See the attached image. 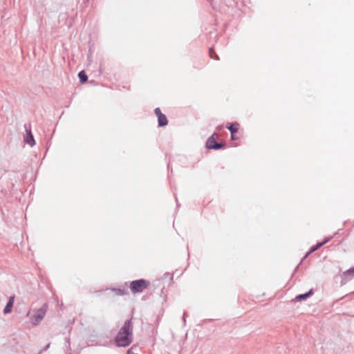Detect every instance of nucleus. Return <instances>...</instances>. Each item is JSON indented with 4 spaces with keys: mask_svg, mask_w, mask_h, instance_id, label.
I'll return each instance as SVG.
<instances>
[{
    "mask_svg": "<svg viewBox=\"0 0 354 354\" xmlns=\"http://www.w3.org/2000/svg\"><path fill=\"white\" fill-rule=\"evenodd\" d=\"M132 326L130 321L125 322L116 338L115 343L118 346H127L132 342Z\"/></svg>",
    "mask_w": 354,
    "mask_h": 354,
    "instance_id": "f257e3e1",
    "label": "nucleus"
},
{
    "mask_svg": "<svg viewBox=\"0 0 354 354\" xmlns=\"http://www.w3.org/2000/svg\"><path fill=\"white\" fill-rule=\"evenodd\" d=\"M47 311L46 306H44L39 309L30 310L27 315L30 317V321L33 326H37L45 317Z\"/></svg>",
    "mask_w": 354,
    "mask_h": 354,
    "instance_id": "f03ea898",
    "label": "nucleus"
},
{
    "mask_svg": "<svg viewBox=\"0 0 354 354\" xmlns=\"http://www.w3.org/2000/svg\"><path fill=\"white\" fill-rule=\"evenodd\" d=\"M150 286V281L146 279H138L132 281L130 283V290L132 293L142 292L144 290L147 289Z\"/></svg>",
    "mask_w": 354,
    "mask_h": 354,
    "instance_id": "7ed1b4c3",
    "label": "nucleus"
},
{
    "mask_svg": "<svg viewBox=\"0 0 354 354\" xmlns=\"http://www.w3.org/2000/svg\"><path fill=\"white\" fill-rule=\"evenodd\" d=\"M218 138V134L213 133L211 137L208 138L206 142V147L210 149H221L223 145L216 142V140Z\"/></svg>",
    "mask_w": 354,
    "mask_h": 354,
    "instance_id": "20e7f679",
    "label": "nucleus"
},
{
    "mask_svg": "<svg viewBox=\"0 0 354 354\" xmlns=\"http://www.w3.org/2000/svg\"><path fill=\"white\" fill-rule=\"evenodd\" d=\"M158 120V125L160 127L166 126L168 124V120L165 114H163L160 108H156L154 111Z\"/></svg>",
    "mask_w": 354,
    "mask_h": 354,
    "instance_id": "39448f33",
    "label": "nucleus"
},
{
    "mask_svg": "<svg viewBox=\"0 0 354 354\" xmlns=\"http://www.w3.org/2000/svg\"><path fill=\"white\" fill-rule=\"evenodd\" d=\"M240 128V124L238 122H234L228 127V129L231 133V138L232 140H237L239 137L236 136V133L238 132Z\"/></svg>",
    "mask_w": 354,
    "mask_h": 354,
    "instance_id": "423d86ee",
    "label": "nucleus"
},
{
    "mask_svg": "<svg viewBox=\"0 0 354 354\" xmlns=\"http://www.w3.org/2000/svg\"><path fill=\"white\" fill-rule=\"evenodd\" d=\"M14 301H15V296H11L9 299V301H8L7 305L6 306V307L3 309V313L5 314L10 313L12 311Z\"/></svg>",
    "mask_w": 354,
    "mask_h": 354,
    "instance_id": "0eeeda50",
    "label": "nucleus"
},
{
    "mask_svg": "<svg viewBox=\"0 0 354 354\" xmlns=\"http://www.w3.org/2000/svg\"><path fill=\"white\" fill-rule=\"evenodd\" d=\"M25 141L26 143L32 146L35 145V140L33 138V136L31 133L30 130H26V136L25 138Z\"/></svg>",
    "mask_w": 354,
    "mask_h": 354,
    "instance_id": "6e6552de",
    "label": "nucleus"
},
{
    "mask_svg": "<svg viewBox=\"0 0 354 354\" xmlns=\"http://www.w3.org/2000/svg\"><path fill=\"white\" fill-rule=\"evenodd\" d=\"M312 294H313V290H309V292H308L307 293H305V294H302V295H297V296L295 297V299H296L297 301H301V300L306 299L307 297H308L309 296H310Z\"/></svg>",
    "mask_w": 354,
    "mask_h": 354,
    "instance_id": "1a4fd4ad",
    "label": "nucleus"
},
{
    "mask_svg": "<svg viewBox=\"0 0 354 354\" xmlns=\"http://www.w3.org/2000/svg\"><path fill=\"white\" fill-rule=\"evenodd\" d=\"M78 77L82 83H85L87 81L88 77L84 71L79 73Z\"/></svg>",
    "mask_w": 354,
    "mask_h": 354,
    "instance_id": "9d476101",
    "label": "nucleus"
},
{
    "mask_svg": "<svg viewBox=\"0 0 354 354\" xmlns=\"http://www.w3.org/2000/svg\"><path fill=\"white\" fill-rule=\"evenodd\" d=\"M326 241H324V242H321V243H318L315 246H313L309 252L308 253H311L314 251H315L316 250H317L318 248H319L321 246H322Z\"/></svg>",
    "mask_w": 354,
    "mask_h": 354,
    "instance_id": "9b49d317",
    "label": "nucleus"
},
{
    "mask_svg": "<svg viewBox=\"0 0 354 354\" xmlns=\"http://www.w3.org/2000/svg\"><path fill=\"white\" fill-rule=\"evenodd\" d=\"M127 354H138L137 348L132 346L128 350Z\"/></svg>",
    "mask_w": 354,
    "mask_h": 354,
    "instance_id": "f8f14e48",
    "label": "nucleus"
},
{
    "mask_svg": "<svg viewBox=\"0 0 354 354\" xmlns=\"http://www.w3.org/2000/svg\"><path fill=\"white\" fill-rule=\"evenodd\" d=\"M114 291H115V294L118 295H123L125 294L124 290H122L121 289H115V290H114Z\"/></svg>",
    "mask_w": 354,
    "mask_h": 354,
    "instance_id": "ddd939ff",
    "label": "nucleus"
},
{
    "mask_svg": "<svg viewBox=\"0 0 354 354\" xmlns=\"http://www.w3.org/2000/svg\"><path fill=\"white\" fill-rule=\"evenodd\" d=\"M345 274H350V275H354V267L353 268H351L350 270H347Z\"/></svg>",
    "mask_w": 354,
    "mask_h": 354,
    "instance_id": "4468645a",
    "label": "nucleus"
},
{
    "mask_svg": "<svg viewBox=\"0 0 354 354\" xmlns=\"http://www.w3.org/2000/svg\"><path fill=\"white\" fill-rule=\"evenodd\" d=\"M165 275V277H169L171 281H172L173 276L171 274H170L169 273H166Z\"/></svg>",
    "mask_w": 354,
    "mask_h": 354,
    "instance_id": "2eb2a0df",
    "label": "nucleus"
},
{
    "mask_svg": "<svg viewBox=\"0 0 354 354\" xmlns=\"http://www.w3.org/2000/svg\"><path fill=\"white\" fill-rule=\"evenodd\" d=\"M213 55H214V52H213V50L211 48V49L209 50V55H210V57H211L212 59H214V57Z\"/></svg>",
    "mask_w": 354,
    "mask_h": 354,
    "instance_id": "dca6fc26",
    "label": "nucleus"
}]
</instances>
